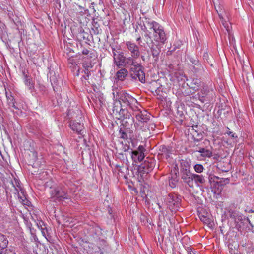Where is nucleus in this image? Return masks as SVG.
<instances>
[{
  "instance_id": "nucleus-1",
  "label": "nucleus",
  "mask_w": 254,
  "mask_h": 254,
  "mask_svg": "<svg viewBox=\"0 0 254 254\" xmlns=\"http://www.w3.org/2000/svg\"><path fill=\"white\" fill-rule=\"evenodd\" d=\"M133 115L136 120L133 122L136 130L146 132L155 129L156 125L151 121V115L146 110L138 111Z\"/></svg>"
},
{
  "instance_id": "nucleus-2",
  "label": "nucleus",
  "mask_w": 254,
  "mask_h": 254,
  "mask_svg": "<svg viewBox=\"0 0 254 254\" xmlns=\"http://www.w3.org/2000/svg\"><path fill=\"white\" fill-rule=\"evenodd\" d=\"M87 237L90 243L97 245L99 248L105 245V241L102 230L98 226H91L89 228Z\"/></svg>"
},
{
  "instance_id": "nucleus-3",
  "label": "nucleus",
  "mask_w": 254,
  "mask_h": 254,
  "mask_svg": "<svg viewBox=\"0 0 254 254\" xmlns=\"http://www.w3.org/2000/svg\"><path fill=\"white\" fill-rule=\"evenodd\" d=\"M113 113L118 119H128L130 120L131 124L134 122V119L132 117L131 114L126 108H123L120 101H115L112 108Z\"/></svg>"
},
{
  "instance_id": "nucleus-4",
  "label": "nucleus",
  "mask_w": 254,
  "mask_h": 254,
  "mask_svg": "<svg viewBox=\"0 0 254 254\" xmlns=\"http://www.w3.org/2000/svg\"><path fill=\"white\" fill-rule=\"evenodd\" d=\"M50 194L49 199L50 201L60 202L64 199H70L65 190L59 186L53 188L50 191Z\"/></svg>"
},
{
  "instance_id": "nucleus-5",
  "label": "nucleus",
  "mask_w": 254,
  "mask_h": 254,
  "mask_svg": "<svg viewBox=\"0 0 254 254\" xmlns=\"http://www.w3.org/2000/svg\"><path fill=\"white\" fill-rule=\"evenodd\" d=\"M147 24L150 29H153L155 41L164 44L167 37L163 27L155 21L148 22Z\"/></svg>"
},
{
  "instance_id": "nucleus-6",
  "label": "nucleus",
  "mask_w": 254,
  "mask_h": 254,
  "mask_svg": "<svg viewBox=\"0 0 254 254\" xmlns=\"http://www.w3.org/2000/svg\"><path fill=\"white\" fill-rule=\"evenodd\" d=\"M143 68L140 63L135 66L130 67L129 71L132 79L138 80L141 83H145V75Z\"/></svg>"
},
{
  "instance_id": "nucleus-7",
  "label": "nucleus",
  "mask_w": 254,
  "mask_h": 254,
  "mask_svg": "<svg viewBox=\"0 0 254 254\" xmlns=\"http://www.w3.org/2000/svg\"><path fill=\"white\" fill-rule=\"evenodd\" d=\"M156 160L153 158H147L143 163L138 166V172L141 177L152 171L156 166Z\"/></svg>"
},
{
  "instance_id": "nucleus-8",
  "label": "nucleus",
  "mask_w": 254,
  "mask_h": 254,
  "mask_svg": "<svg viewBox=\"0 0 254 254\" xmlns=\"http://www.w3.org/2000/svg\"><path fill=\"white\" fill-rule=\"evenodd\" d=\"M181 196L175 193H170L167 198V205L172 211H179L181 204Z\"/></svg>"
},
{
  "instance_id": "nucleus-9",
  "label": "nucleus",
  "mask_w": 254,
  "mask_h": 254,
  "mask_svg": "<svg viewBox=\"0 0 254 254\" xmlns=\"http://www.w3.org/2000/svg\"><path fill=\"white\" fill-rule=\"evenodd\" d=\"M200 92L197 94L199 100L202 102H209L213 98V90H210L207 85L203 84Z\"/></svg>"
},
{
  "instance_id": "nucleus-10",
  "label": "nucleus",
  "mask_w": 254,
  "mask_h": 254,
  "mask_svg": "<svg viewBox=\"0 0 254 254\" xmlns=\"http://www.w3.org/2000/svg\"><path fill=\"white\" fill-rule=\"evenodd\" d=\"M173 148L169 146L161 145L157 150V157L158 159H168L173 153Z\"/></svg>"
},
{
  "instance_id": "nucleus-11",
  "label": "nucleus",
  "mask_w": 254,
  "mask_h": 254,
  "mask_svg": "<svg viewBox=\"0 0 254 254\" xmlns=\"http://www.w3.org/2000/svg\"><path fill=\"white\" fill-rule=\"evenodd\" d=\"M117 94L119 96V99L115 101H120L121 103V102H123L129 106V105H134L137 103V100L127 93L121 91Z\"/></svg>"
},
{
  "instance_id": "nucleus-12",
  "label": "nucleus",
  "mask_w": 254,
  "mask_h": 254,
  "mask_svg": "<svg viewBox=\"0 0 254 254\" xmlns=\"http://www.w3.org/2000/svg\"><path fill=\"white\" fill-rule=\"evenodd\" d=\"M235 227L239 230L241 231L248 227L249 224L252 229L254 228V222L252 221L249 217L242 215V219L235 222Z\"/></svg>"
},
{
  "instance_id": "nucleus-13",
  "label": "nucleus",
  "mask_w": 254,
  "mask_h": 254,
  "mask_svg": "<svg viewBox=\"0 0 254 254\" xmlns=\"http://www.w3.org/2000/svg\"><path fill=\"white\" fill-rule=\"evenodd\" d=\"M145 150L142 145H139L137 150L129 152V154L131 155L133 161L135 162H141L144 158V152Z\"/></svg>"
},
{
  "instance_id": "nucleus-14",
  "label": "nucleus",
  "mask_w": 254,
  "mask_h": 254,
  "mask_svg": "<svg viewBox=\"0 0 254 254\" xmlns=\"http://www.w3.org/2000/svg\"><path fill=\"white\" fill-rule=\"evenodd\" d=\"M212 2L219 18H222L223 16H226V19L228 20V15L224 10L223 2L221 0H212Z\"/></svg>"
},
{
  "instance_id": "nucleus-15",
  "label": "nucleus",
  "mask_w": 254,
  "mask_h": 254,
  "mask_svg": "<svg viewBox=\"0 0 254 254\" xmlns=\"http://www.w3.org/2000/svg\"><path fill=\"white\" fill-rule=\"evenodd\" d=\"M179 173L177 165L176 164L173 169L171 170L170 172V176L169 178V186L174 188L176 186L178 179V174Z\"/></svg>"
},
{
  "instance_id": "nucleus-16",
  "label": "nucleus",
  "mask_w": 254,
  "mask_h": 254,
  "mask_svg": "<svg viewBox=\"0 0 254 254\" xmlns=\"http://www.w3.org/2000/svg\"><path fill=\"white\" fill-rule=\"evenodd\" d=\"M126 45L130 52L131 56L134 58H138L140 56L139 47L134 43L128 41L126 42Z\"/></svg>"
},
{
  "instance_id": "nucleus-17",
  "label": "nucleus",
  "mask_w": 254,
  "mask_h": 254,
  "mask_svg": "<svg viewBox=\"0 0 254 254\" xmlns=\"http://www.w3.org/2000/svg\"><path fill=\"white\" fill-rule=\"evenodd\" d=\"M187 85L189 86L190 88L192 89L194 91H198L203 83H202L200 79L198 78H191L187 79Z\"/></svg>"
},
{
  "instance_id": "nucleus-18",
  "label": "nucleus",
  "mask_w": 254,
  "mask_h": 254,
  "mask_svg": "<svg viewBox=\"0 0 254 254\" xmlns=\"http://www.w3.org/2000/svg\"><path fill=\"white\" fill-rule=\"evenodd\" d=\"M126 58L123 52H120L114 59V63L118 68L126 67Z\"/></svg>"
},
{
  "instance_id": "nucleus-19",
  "label": "nucleus",
  "mask_w": 254,
  "mask_h": 254,
  "mask_svg": "<svg viewBox=\"0 0 254 254\" xmlns=\"http://www.w3.org/2000/svg\"><path fill=\"white\" fill-rule=\"evenodd\" d=\"M150 51L153 57L152 59H151V62H150V63L156 64L158 61L159 55L161 52L160 48L157 45H152L150 47Z\"/></svg>"
},
{
  "instance_id": "nucleus-20",
  "label": "nucleus",
  "mask_w": 254,
  "mask_h": 254,
  "mask_svg": "<svg viewBox=\"0 0 254 254\" xmlns=\"http://www.w3.org/2000/svg\"><path fill=\"white\" fill-rule=\"evenodd\" d=\"M150 90L154 95L159 96V98L162 96L161 93L163 92L162 86L160 85L156 81L153 82L150 87Z\"/></svg>"
},
{
  "instance_id": "nucleus-21",
  "label": "nucleus",
  "mask_w": 254,
  "mask_h": 254,
  "mask_svg": "<svg viewBox=\"0 0 254 254\" xmlns=\"http://www.w3.org/2000/svg\"><path fill=\"white\" fill-rule=\"evenodd\" d=\"M193 174L191 173L190 170H185L180 172L182 179L187 183L190 187L192 184V177Z\"/></svg>"
},
{
  "instance_id": "nucleus-22",
  "label": "nucleus",
  "mask_w": 254,
  "mask_h": 254,
  "mask_svg": "<svg viewBox=\"0 0 254 254\" xmlns=\"http://www.w3.org/2000/svg\"><path fill=\"white\" fill-rule=\"evenodd\" d=\"M70 127L71 129L74 131H76L79 134H82V131L84 129L83 124L74 121H71L70 122Z\"/></svg>"
},
{
  "instance_id": "nucleus-23",
  "label": "nucleus",
  "mask_w": 254,
  "mask_h": 254,
  "mask_svg": "<svg viewBox=\"0 0 254 254\" xmlns=\"http://www.w3.org/2000/svg\"><path fill=\"white\" fill-rule=\"evenodd\" d=\"M191 70L197 75V76L202 75L205 71V67L200 63L193 65L191 68Z\"/></svg>"
},
{
  "instance_id": "nucleus-24",
  "label": "nucleus",
  "mask_w": 254,
  "mask_h": 254,
  "mask_svg": "<svg viewBox=\"0 0 254 254\" xmlns=\"http://www.w3.org/2000/svg\"><path fill=\"white\" fill-rule=\"evenodd\" d=\"M227 215L228 217L232 219L234 222L242 219V215L239 212L232 209L228 210Z\"/></svg>"
},
{
  "instance_id": "nucleus-25",
  "label": "nucleus",
  "mask_w": 254,
  "mask_h": 254,
  "mask_svg": "<svg viewBox=\"0 0 254 254\" xmlns=\"http://www.w3.org/2000/svg\"><path fill=\"white\" fill-rule=\"evenodd\" d=\"M30 163H32V165L34 167H40L41 165V162L38 160L37 158V153L35 151L31 152L30 155Z\"/></svg>"
},
{
  "instance_id": "nucleus-26",
  "label": "nucleus",
  "mask_w": 254,
  "mask_h": 254,
  "mask_svg": "<svg viewBox=\"0 0 254 254\" xmlns=\"http://www.w3.org/2000/svg\"><path fill=\"white\" fill-rule=\"evenodd\" d=\"M121 69L118 70L116 74V79L120 81H124L128 74V71L124 67L121 68Z\"/></svg>"
},
{
  "instance_id": "nucleus-27",
  "label": "nucleus",
  "mask_w": 254,
  "mask_h": 254,
  "mask_svg": "<svg viewBox=\"0 0 254 254\" xmlns=\"http://www.w3.org/2000/svg\"><path fill=\"white\" fill-rule=\"evenodd\" d=\"M92 32L95 35L99 34L101 29L100 28V24L97 20L93 19L92 22V27L91 28Z\"/></svg>"
},
{
  "instance_id": "nucleus-28",
  "label": "nucleus",
  "mask_w": 254,
  "mask_h": 254,
  "mask_svg": "<svg viewBox=\"0 0 254 254\" xmlns=\"http://www.w3.org/2000/svg\"><path fill=\"white\" fill-rule=\"evenodd\" d=\"M242 73H244V72H249L248 73L250 79L252 81H254V77L252 74L251 67L249 62H247L246 64H243L242 65Z\"/></svg>"
},
{
  "instance_id": "nucleus-29",
  "label": "nucleus",
  "mask_w": 254,
  "mask_h": 254,
  "mask_svg": "<svg viewBox=\"0 0 254 254\" xmlns=\"http://www.w3.org/2000/svg\"><path fill=\"white\" fill-rule=\"evenodd\" d=\"M138 58H134L133 56H131L126 58V67L133 66L136 64H138L139 63L136 61V59Z\"/></svg>"
},
{
  "instance_id": "nucleus-30",
  "label": "nucleus",
  "mask_w": 254,
  "mask_h": 254,
  "mask_svg": "<svg viewBox=\"0 0 254 254\" xmlns=\"http://www.w3.org/2000/svg\"><path fill=\"white\" fill-rule=\"evenodd\" d=\"M122 145H123V148H122L123 152L119 153V155L120 156H121V157H120L123 160H126V161H127V153L128 152L129 150L130 149V146H129V145L127 144L124 145L122 143Z\"/></svg>"
},
{
  "instance_id": "nucleus-31",
  "label": "nucleus",
  "mask_w": 254,
  "mask_h": 254,
  "mask_svg": "<svg viewBox=\"0 0 254 254\" xmlns=\"http://www.w3.org/2000/svg\"><path fill=\"white\" fill-rule=\"evenodd\" d=\"M24 82L25 85L28 87L31 92H33L35 90L34 83L32 82V78L29 76H26V78L24 79Z\"/></svg>"
},
{
  "instance_id": "nucleus-32",
  "label": "nucleus",
  "mask_w": 254,
  "mask_h": 254,
  "mask_svg": "<svg viewBox=\"0 0 254 254\" xmlns=\"http://www.w3.org/2000/svg\"><path fill=\"white\" fill-rule=\"evenodd\" d=\"M5 90L6 97V98L7 100V102H8V105L10 106H11L14 109H17L18 108H17V107L16 106V105L15 104V99H14L13 96L12 95L11 93L9 94L7 93L6 90L5 89Z\"/></svg>"
},
{
  "instance_id": "nucleus-33",
  "label": "nucleus",
  "mask_w": 254,
  "mask_h": 254,
  "mask_svg": "<svg viewBox=\"0 0 254 254\" xmlns=\"http://www.w3.org/2000/svg\"><path fill=\"white\" fill-rule=\"evenodd\" d=\"M203 132L201 130L196 131V132H192V139L194 142H199L203 138Z\"/></svg>"
},
{
  "instance_id": "nucleus-34",
  "label": "nucleus",
  "mask_w": 254,
  "mask_h": 254,
  "mask_svg": "<svg viewBox=\"0 0 254 254\" xmlns=\"http://www.w3.org/2000/svg\"><path fill=\"white\" fill-rule=\"evenodd\" d=\"M194 180L197 184H204L205 182V179L204 177L202 175H197L193 174L192 177V183ZM192 186V183L191 184V186Z\"/></svg>"
},
{
  "instance_id": "nucleus-35",
  "label": "nucleus",
  "mask_w": 254,
  "mask_h": 254,
  "mask_svg": "<svg viewBox=\"0 0 254 254\" xmlns=\"http://www.w3.org/2000/svg\"><path fill=\"white\" fill-rule=\"evenodd\" d=\"M16 193H17V196L20 202H21L24 205H28L27 203L29 202V201L26 199L24 195V190H23L22 191L17 192Z\"/></svg>"
},
{
  "instance_id": "nucleus-36",
  "label": "nucleus",
  "mask_w": 254,
  "mask_h": 254,
  "mask_svg": "<svg viewBox=\"0 0 254 254\" xmlns=\"http://www.w3.org/2000/svg\"><path fill=\"white\" fill-rule=\"evenodd\" d=\"M81 53L82 55L87 56V59L92 58L95 59L96 58V55L93 52H92L91 51L84 47L82 48V49L81 50Z\"/></svg>"
},
{
  "instance_id": "nucleus-37",
  "label": "nucleus",
  "mask_w": 254,
  "mask_h": 254,
  "mask_svg": "<svg viewBox=\"0 0 254 254\" xmlns=\"http://www.w3.org/2000/svg\"><path fill=\"white\" fill-rule=\"evenodd\" d=\"M111 47L113 59L118 56L120 52H123L121 51L120 46L117 45H110Z\"/></svg>"
},
{
  "instance_id": "nucleus-38",
  "label": "nucleus",
  "mask_w": 254,
  "mask_h": 254,
  "mask_svg": "<svg viewBox=\"0 0 254 254\" xmlns=\"http://www.w3.org/2000/svg\"><path fill=\"white\" fill-rule=\"evenodd\" d=\"M11 184L14 189V190L15 191L14 192L15 193L17 192L22 191L23 190L18 180L14 179V181H11Z\"/></svg>"
},
{
  "instance_id": "nucleus-39",
  "label": "nucleus",
  "mask_w": 254,
  "mask_h": 254,
  "mask_svg": "<svg viewBox=\"0 0 254 254\" xmlns=\"http://www.w3.org/2000/svg\"><path fill=\"white\" fill-rule=\"evenodd\" d=\"M8 243V241L5 236L2 234H0V248L7 247Z\"/></svg>"
},
{
  "instance_id": "nucleus-40",
  "label": "nucleus",
  "mask_w": 254,
  "mask_h": 254,
  "mask_svg": "<svg viewBox=\"0 0 254 254\" xmlns=\"http://www.w3.org/2000/svg\"><path fill=\"white\" fill-rule=\"evenodd\" d=\"M247 254H254V246L252 243H246L245 246Z\"/></svg>"
},
{
  "instance_id": "nucleus-41",
  "label": "nucleus",
  "mask_w": 254,
  "mask_h": 254,
  "mask_svg": "<svg viewBox=\"0 0 254 254\" xmlns=\"http://www.w3.org/2000/svg\"><path fill=\"white\" fill-rule=\"evenodd\" d=\"M188 170H190V166L189 162L186 160H182L181 162L180 172Z\"/></svg>"
},
{
  "instance_id": "nucleus-42",
  "label": "nucleus",
  "mask_w": 254,
  "mask_h": 254,
  "mask_svg": "<svg viewBox=\"0 0 254 254\" xmlns=\"http://www.w3.org/2000/svg\"><path fill=\"white\" fill-rule=\"evenodd\" d=\"M119 133L120 135V138L125 139V140H127V139H129L128 134H127V133H126V130H125V129H124L123 127H120V128L119 131Z\"/></svg>"
},
{
  "instance_id": "nucleus-43",
  "label": "nucleus",
  "mask_w": 254,
  "mask_h": 254,
  "mask_svg": "<svg viewBox=\"0 0 254 254\" xmlns=\"http://www.w3.org/2000/svg\"><path fill=\"white\" fill-rule=\"evenodd\" d=\"M123 128L126 130V133L128 134L129 139H131L134 137L133 129L130 127V126L124 127Z\"/></svg>"
},
{
  "instance_id": "nucleus-44",
  "label": "nucleus",
  "mask_w": 254,
  "mask_h": 254,
  "mask_svg": "<svg viewBox=\"0 0 254 254\" xmlns=\"http://www.w3.org/2000/svg\"><path fill=\"white\" fill-rule=\"evenodd\" d=\"M230 179L229 178H219L217 183V185L220 186H223L229 184Z\"/></svg>"
},
{
  "instance_id": "nucleus-45",
  "label": "nucleus",
  "mask_w": 254,
  "mask_h": 254,
  "mask_svg": "<svg viewBox=\"0 0 254 254\" xmlns=\"http://www.w3.org/2000/svg\"><path fill=\"white\" fill-rule=\"evenodd\" d=\"M121 120H122V124L120 125V127H127L128 126H131L132 125V123L131 124L130 120L128 119H123Z\"/></svg>"
},
{
  "instance_id": "nucleus-46",
  "label": "nucleus",
  "mask_w": 254,
  "mask_h": 254,
  "mask_svg": "<svg viewBox=\"0 0 254 254\" xmlns=\"http://www.w3.org/2000/svg\"><path fill=\"white\" fill-rule=\"evenodd\" d=\"M226 18V16H223L222 18H220L221 19L222 24L224 26V27L225 28L226 30L229 32V22L227 20V19L225 18Z\"/></svg>"
},
{
  "instance_id": "nucleus-47",
  "label": "nucleus",
  "mask_w": 254,
  "mask_h": 254,
  "mask_svg": "<svg viewBox=\"0 0 254 254\" xmlns=\"http://www.w3.org/2000/svg\"><path fill=\"white\" fill-rule=\"evenodd\" d=\"M194 169L197 173H200L203 172L204 167L202 165L197 164L194 166Z\"/></svg>"
},
{
  "instance_id": "nucleus-48",
  "label": "nucleus",
  "mask_w": 254,
  "mask_h": 254,
  "mask_svg": "<svg viewBox=\"0 0 254 254\" xmlns=\"http://www.w3.org/2000/svg\"><path fill=\"white\" fill-rule=\"evenodd\" d=\"M82 66L85 69H89L93 67V65L91 61L84 62L82 63Z\"/></svg>"
},
{
  "instance_id": "nucleus-49",
  "label": "nucleus",
  "mask_w": 254,
  "mask_h": 254,
  "mask_svg": "<svg viewBox=\"0 0 254 254\" xmlns=\"http://www.w3.org/2000/svg\"><path fill=\"white\" fill-rule=\"evenodd\" d=\"M79 36L84 40L88 39V33L84 32V30L81 29L79 33Z\"/></svg>"
},
{
  "instance_id": "nucleus-50",
  "label": "nucleus",
  "mask_w": 254,
  "mask_h": 254,
  "mask_svg": "<svg viewBox=\"0 0 254 254\" xmlns=\"http://www.w3.org/2000/svg\"><path fill=\"white\" fill-rule=\"evenodd\" d=\"M219 177L214 175H210L209 176V181L210 183H214L217 184Z\"/></svg>"
},
{
  "instance_id": "nucleus-51",
  "label": "nucleus",
  "mask_w": 254,
  "mask_h": 254,
  "mask_svg": "<svg viewBox=\"0 0 254 254\" xmlns=\"http://www.w3.org/2000/svg\"><path fill=\"white\" fill-rule=\"evenodd\" d=\"M225 134H227L232 139H237L238 138V136L236 135L235 133L231 131L228 127H227V130Z\"/></svg>"
},
{
  "instance_id": "nucleus-52",
  "label": "nucleus",
  "mask_w": 254,
  "mask_h": 254,
  "mask_svg": "<svg viewBox=\"0 0 254 254\" xmlns=\"http://www.w3.org/2000/svg\"><path fill=\"white\" fill-rule=\"evenodd\" d=\"M212 155V152L211 151L208 149H205L203 152V154H201V156L203 157H210Z\"/></svg>"
},
{
  "instance_id": "nucleus-53",
  "label": "nucleus",
  "mask_w": 254,
  "mask_h": 254,
  "mask_svg": "<svg viewBox=\"0 0 254 254\" xmlns=\"http://www.w3.org/2000/svg\"><path fill=\"white\" fill-rule=\"evenodd\" d=\"M38 177L40 180H45L48 177V174L46 171H42L39 173Z\"/></svg>"
},
{
  "instance_id": "nucleus-54",
  "label": "nucleus",
  "mask_w": 254,
  "mask_h": 254,
  "mask_svg": "<svg viewBox=\"0 0 254 254\" xmlns=\"http://www.w3.org/2000/svg\"><path fill=\"white\" fill-rule=\"evenodd\" d=\"M138 105H139V104L138 103L137 101V103L134 105H129V106L133 111V113H135L138 111H141L138 106Z\"/></svg>"
},
{
  "instance_id": "nucleus-55",
  "label": "nucleus",
  "mask_w": 254,
  "mask_h": 254,
  "mask_svg": "<svg viewBox=\"0 0 254 254\" xmlns=\"http://www.w3.org/2000/svg\"><path fill=\"white\" fill-rule=\"evenodd\" d=\"M199 218L200 220L203 221L204 223L206 224H209L210 222V219L207 217L206 216H205L204 215H200L199 216Z\"/></svg>"
},
{
  "instance_id": "nucleus-56",
  "label": "nucleus",
  "mask_w": 254,
  "mask_h": 254,
  "mask_svg": "<svg viewBox=\"0 0 254 254\" xmlns=\"http://www.w3.org/2000/svg\"><path fill=\"white\" fill-rule=\"evenodd\" d=\"M53 183L54 182L52 180H49L45 183V186L46 187H49L52 190L54 188Z\"/></svg>"
},
{
  "instance_id": "nucleus-57",
  "label": "nucleus",
  "mask_w": 254,
  "mask_h": 254,
  "mask_svg": "<svg viewBox=\"0 0 254 254\" xmlns=\"http://www.w3.org/2000/svg\"><path fill=\"white\" fill-rule=\"evenodd\" d=\"M84 72L86 75L83 76V78L85 80H87L88 78L89 77V75H90V71L89 69H85L84 70Z\"/></svg>"
},
{
  "instance_id": "nucleus-58",
  "label": "nucleus",
  "mask_w": 254,
  "mask_h": 254,
  "mask_svg": "<svg viewBox=\"0 0 254 254\" xmlns=\"http://www.w3.org/2000/svg\"><path fill=\"white\" fill-rule=\"evenodd\" d=\"M37 227L41 229L45 226V224L44 222L41 220H38V222L36 223Z\"/></svg>"
},
{
  "instance_id": "nucleus-59",
  "label": "nucleus",
  "mask_w": 254,
  "mask_h": 254,
  "mask_svg": "<svg viewBox=\"0 0 254 254\" xmlns=\"http://www.w3.org/2000/svg\"><path fill=\"white\" fill-rule=\"evenodd\" d=\"M42 234L43 236H44L45 238L46 237V235L48 233V230L47 228L46 227V226H44L43 228H41V229Z\"/></svg>"
},
{
  "instance_id": "nucleus-60",
  "label": "nucleus",
  "mask_w": 254,
  "mask_h": 254,
  "mask_svg": "<svg viewBox=\"0 0 254 254\" xmlns=\"http://www.w3.org/2000/svg\"><path fill=\"white\" fill-rule=\"evenodd\" d=\"M203 58L204 60L206 61L207 62L209 63V56L207 51L204 52L203 55Z\"/></svg>"
},
{
  "instance_id": "nucleus-61",
  "label": "nucleus",
  "mask_w": 254,
  "mask_h": 254,
  "mask_svg": "<svg viewBox=\"0 0 254 254\" xmlns=\"http://www.w3.org/2000/svg\"><path fill=\"white\" fill-rule=\"evenodd\" d=\"M190 61L192 63V64H193V65H196L198 64H199V61L196 59H194L193 58H190Z\"/></svg>"
},
{
  "instance_id": "nucleus-62",
  "label": "nucleus",
  "mask_w": 254,
  "mask_h": 254,
  "mask_svg": "<svg viewBox=\"0 0 254 254\" xmlns=\"http://www.w3.org/2000/svg\"><path fill=\"white\" fill-rule=\"evenodd\" d=\"M141 58L142 61H143L144 62H150H150H151V60L150 59V57L149 56L146 58H145L144 55H141Z\"/></svg>"
},
{
  "instance_id": "nucleus-63",
  "label": "nucleus",
  "mask_w": 254,
  "mask_h": 254,
  "mask_svg": "<svg viewBox=\"0 0 254 254\" xmlns=\"http://www.w3.org/2000/svg\"><path fill=\"white\" fill-rule=\"evenodd\" d=\"M7 249L6 247H4V248H0V254H7Z\"/></svg>"
},
{
  "instance_id": "nucleus-64",
  "label": "nucleus",
  "mask_w": 254,
  "mask_h": 254,
  "mask_svg": "<svg viewBox=\"0 0 254 254\" xmlns=\"http://www.w3.org/2000/svg\"><path fill=\"white\" fill-rule=\"evenodd\" d=\"M192 130H193L192 132H196V131L199 130V129H200L198 127V126L197 125L192 126Z\"/></svg>"
}]
</instances>
